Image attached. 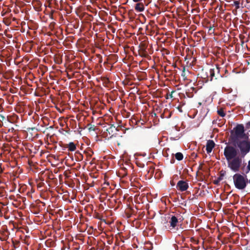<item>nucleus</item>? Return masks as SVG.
I'll return each mask as SVG.
<instances>
[{
    "label": "nucleus",
    "mask_w": 250,
    "mask_h": 250,
    "mask_svg": "<svg viewBox=\"0 0 250 250\" xmlns=\"http://www.w3.org/2000/svg\"><path fill=\"white\" fill-rule=\"evenodd\" d=\"M217 113L219 115H220L222 117H224L226 115V113L224 112L223 109L221 108L217 110Z\"/></svg>",
    "instance_id": "a211bd4d"
},
{
    "label": "nucleus",
    "mask_w": 250,
    "mask_h": 250,
    "mask_svg": "<svg viewBox=\"0 0 250 250\" xmlns=\"http://www.w3.org/2000/svg\"><path fill=\"white\" fill-rule=\"evenodd\" d=\"M233 5L235 6V8H236V9H239L240 8V2H239V1H237V0L234 1Z\"/></svg>",
    "instance_id": "aec40b11"
},
{
    "label": "nucleus",
    "mask_w": 250,
    "mask_h": 250,
    "mask_svg": "<svg viewBox=\"0 0 250 250\" xmlns=\"http://www.w3.org/2000/svg\"><path fill=\"white\" fill-rule=\"evenodd\" d=\"M215 146V143L213 140H208L206 145V151L209 154L210 153Z\"/></svg>",
    "instance_id": "1a4fd4ad"
},
{
    "label": "nucleus",
    "mask_w": 250,
    "mask_h": 250,
    "mask_svg": "<svg viewBox=\"0 0 250 250\" xmlns=\"http://www.w3.org/2000/svg\"><path fill=\"white\" fill-rule=\"evenodd\" d=\"M89 130H94V128H92V127H90V128H89Z\"/></svg>",
    "instance_id": "2f4dec72"
},
{
    "label": "nucleus",
    "mask_w": 250,
    "mask_h": 250,
    "mask_svg": "<svg viewBox=\"0 0 250 250\" xmlns=\"http://www.w3.org/2000/svg\"><path fill=\"white\" fill-rule=\"evenodd\" d=\"M224 175L225 173H222V171H221L220 176L217 178V179L213 181V184L216 185H218L219 184L220 182L223 180Z\"/></svg>",
    "instance_id": "f8f14e48"
},
{
    "label": "nucleus",
    "mask_w": 250,
    "mask_h": 250,
    "mask_svg": "<svg viewBox=\"0 0 250 250\" xmlns=\"http://www.w3.org/2000/svg\"><path fill=\"white\" fill-rule=\"evenodd\" d=\"M176 188L180 191H185L188 188V184L187 181L180 180L176 185Z\"/></svg>",
    "instance_id": "0eeeda50"
},
{
    "label": "nucleus",
    "mask_w": 250,
    "mask_h": 250,
    "mask_svg": "<svg viewBox=\"0 0 250 250\" xmlns=\"http://www.w3.org/2000/svg\"><path fill=\"white\" fill-rule=\"evenodd\" d=\"M139 54L140 56L144 58H146L148 56L147 51H139Z\"/></svg>",
    "instance_id": "f3484780"
},
{
    "label": "nucleus",
    "mask_w": 250,
    "mask_h": 250,
    "mask_svg": "<svg viewBox=\"0 0 250 250\" xmlns=\"http://www.w3.org/2000/svg\"><path fill=\"white\" fill-rule=\"evenodd\" d=\"M170 184H171V186H174V185H175V184H174V183H173V182L172 181H170Z\"/></svg>",
    "instance_id": "c85d7f7f"
},
{
    "label": "nucleus",
    "mask_w": 250,
    "mask_h": 250,
    "mask_svg": "<svg viewBox=\"0 0 250 250\" xmlns=\"http://www.w3.org/2000/svg\"><path fill=\"white\" fill-rule=\"evenodd\" d=\"M147 46L145 43H141L139 45L140 49L139 51H142L143 52L146 51V48Z\"/></svg>",
    "instance_id": "dca6fc26"
},
{
    "label": "nucleus",
    "mask_w": 250,
    "mask_h": 250,
    "mask_svg": "<svg viewBox=\"0 0 250 250\" xmlns=\"http://www.w3.org/2000/svg\"><path fill=\"white\" fill-rule=\"evenodd\" d=\"M0 116L3 119L4 118V116L1 115H0Z\"/></svg>",
    "instance_id": "473e14b6"
},
{
    "label": "nucleus",
    "mask_w": 250,
    "mask_h": 250,
    "mask_svg": "<svg viewBox=\"0 0 250 250\" xmlns=\"http://www.w3.org/2000/svg\"><path fill=\"white\" fill-rule=\"evenodd\" d=\"M248 169L250 170V160L248 162Z\"/></svg>",
    "instance_id": "b1692460"
},
{
    "label": "nucleus",
    "mask_w": 250,
    "mask_h": 250,
    "mask_svg": "<svg viewBox=\"0 0 250 250\" xmlns=\"http://www.w3.org/2000/svg\"><path fill=\"white\" fill-rule=\"evenodd\" d=\"M175 158L178 161H181L183 159V155L181 152H177L175 155Z\"/></svg>",
    "instance_id": "2eb2a0df"
},
{
    "label": "nucleus",
    "mask_w": 250,
    "mask_h": 250,
    "mask_svg": "<svg viewBox=\"0 0 250 250\" xmlns=\"http://www.w3.org/2000/svg\"><path fill=\"white\" fill-rule=\"evenodd\" d=\"M126 118H128L130 116V112H126V115H125Z\"/></svg>",
    "instance_id": "5701e85b"
},
{
    "label": "nucleus",
    "mask_w": 250,
    "mask_h": 250,
    "mask_svg": "<svg viewBox=\"0 0 250 250\" xmlns=\"http://www.w3.org/2000/svg\"><path fill=\"white\" fill-rule=\"evenodd\" d=\"M209 77L210 78V81H212L214 78L215 79H217L219 78L222 77V75L220 74V68L218 65H216L209 69Z\"/></svg>",
    "instance_id": "423d86ee"
},
{
    "label": "nucleus",
    "mask_w": 250,
    "mask_h": 250,
    "mask_svg": "<svg viewBox=\"0 0 250 250\" xmlns=\"http://www.w3.org/2000/svg\"><path fill=\"white\" fill-rule=\"evenodd\" d=\"M66 146V147L68 148L69 151H74L76 149V145L73 142H70Z\"/></svg>",
    "instance_id": "ddd939ff"
},
{
    "label": "nucleus",
    "mask_w": 250,
    "mask_h": 250,
    "mask_svg": "<svg viewBox=\"0 0 250 250\" xmlns=\"http://www.w3.org/2000/svg\"><path fill=\"white\" fill-rule=\"evenodd\" d=\"M34 8L36 9V11H40V9H39V7H36L35 6H34Z\"/></svg>",
    "instance_id": "bb28decb"
},
{
    "label": "nucleus",
    "mask_w": 250,
    "mask_h": 250,
    "mask_svg": "<svg viewBox=\"0 0 250 250\" xmlns=\"http://www.w3.org/2000/svg\"><path fill=\"white\" fill-rule=\"evenodd\" d=\"M174 91H172L170 94H169V95H167V96L166 97V99H168V98H172L173 97V95H172V94L173 93H174Z\"/></svg>",
    "instance_id": "412c9836"
},
{
    "label": "nucleus",
    "mask_w": 250,
    "mask_h": 250,
    "mask_svg": "<svg viewBox=\"0 0 250 250\" xmlns=\"http://www.w3.org/2000/svg\"><path fill=\"white\" fill-rule=\"evenodd\" d=\"M228 167L233 171L236 172L240 170L242 164V159L237 156L229 160H227Z\"/></svg>",
    "instance_id": "7ed1b4c3"
},
{
    "label": "nucleus",
    "mask_w": 250,
    "mask_h": 250,
    "mask_svg": "<svg viewBox=\"0 0 250 250\" xmlns=\"http://www.w3.org/2000/svg\"><path fill=\"white\" fill-rule=\"evenodd\" d=\"M177 109L180 112H183V110H182V106H181V105H179L177 107Z\"/></svg>",
    "instance_id": "4be33fe9"
},
{
    "label": "nucleus",
    "mask_w": 250,
    "mask_h": 250,
    "mask_svg": "<svg viewBox=\"0 0 250 250\" xmlns=\"http://www.w3.org/2000/svg\"><path fill=\"white\" fill-rule=\"evenodd\" d=\"M180 219V218H178V216H172L169 222L170 225V227L172 228H174L176 226H177V224L179 222V220Z\"/></svg>",
    "instance_id": "9d476101"
},
{
    "label": "nucleus",
    "mask_w": 250,
    "mask_h": 250,
    "mask_svg": "<svg viewBox=\"0 0 250 250\" xmlns=\"http://www.w3.org/2000/svg\"><path fill=\"white\" fill-rule=\"evenodd\" d=\"M135 2H138L141 1L142 0H132Z\"/></svg>",
    "instance_id": "cd10ccee"
},
{
    "label": "nucleus",
    "mask_w": 250,
    "mask_h": 250,
    "mask_svg": "<svg viewBox=\"0 0 250 250\" xmlns=\"http://www.w3.org/2000/svg\"><path fill=\"white\" fill-rule=\"evenodd\" d=\"M211 29H212V27L210 26L209 28L208 31H210L211 30Z\"/></svg>",
    "instance_id": "7c9ffc66"
},
{
    "label": "nucleus",
    "mask_w": 250,
    "mask_h": 250,
    "mask_svg": "<svg viewBox=\"0 0 250 250\" xmlns=\"http://www.w3.org/2000/svg\"><path fill=\"white\" fill-rule=\"evenodd\" d=\"M106 80L107 82H109V79L108 78H106Z\"/></svg>",
    "instance_id": "f704fd0d"
},
{
    "label": "nucleus",
    "mask_w": 250,
    "mask_h": 250,
    "mask_svg": "<svg viewBox=\"0 0 250 250\" xmlns=\"http://www.w3.org/2000/svg\"><path fill=\"white\" fill-rule=\"evenodd\" d=\"M174 162V160L172 159V160L171 161V163H172Z\"/></svg>",
    "instance_id": "72a5a7b5"
},
{
    "label": "nucleus",
    "mask_w": 250,
    "mask_h": 250,
    "mask_svg": "<svg viewBox=\"0 0 250 250\" xmlns=\"http://www.w3.org/2000/svg\"><path fill=\"white\" fill-rule=\"evenodd\" d=\"M247 135L245 133V129L244 125L242 124L237 125L235 127L233 128V130L230 132V140L231 143L236 146V143L239 139L246 138Z\"/></svg>",
    "instance_id": "f257e3e1"
},
{
    "label": "nucleus",
    "mask_w": 250,
    "mask_h": 250,
    "mask_svg": "<svg viewBox=\"0 0 250 250\" xmlns=\"http://www.w3.org/2000/svg\"><path fill=\"white\" fill-rule=\"evenodd\" d=\"M37 2H38V5H37V7H38V6H39V7H41V3L40 1H37Z\"/></svg>",
    "instance_id": "393cba45"
},
{
    "label": "nucleus",
    "mask_w": 250,
    "mask_h": 250,
    "mask_svg": "<svg viewBox=\"0 0 250 250\" xmlns=\"http://www.w3.org/2000/svg\"><path fill=\"white\" fill-rule=\"evenodd\" d=\"M246 126L248 127V126H250V122H249L247 124Z\"/></svg>",
    "instance_id": "c756f323"
},
{
    "label": "nucleus",
    "mask_w": 250,
    "mask_h": 250,
    "mask_svg": "<svg viewBox=\"0 0 250 250\" xmlns=\"http://www.w3.org/2000/svg\"><path fill=\"white\" fill-rule=\"evenodd\" d=\"M75 157L77 158V161H81L83 159V155L79 151L75 152Z\"/></svg>",
    "instance_id": "4468645a"
},
{
    "label": "nucleus",
    "mask_w": 250,
    "mask_h": 250,
    "mask_svg": "<svg viewBox=\"0 0 250 250\" xmlns=\"http://www.w3.org/2000/svg\"><path fill=\"white\" fill-rule=\"evenodd\" d=\"M224 156L227 160H229L237 157L238 150L233 146H227L224 149Z\"/></svg>",
    "instance_id": "20e7f679"
},
{
    "label": "nucleus",
    "mask_w": 250,
    "mask_h": 250,
    "mask_svg": "<svg viewBox=\"0 0 250 250\" xmlns=\"http://www.w3.org/2000/svg\"><path fill=\"white\" fill-rule=\"evenodd\" d=\"M238 147L240 148L242 155H245L250 150V143L247 141H242L236 143Z\"/></svg>",
    "instance_id": "39448f33"
},
{
    "label": "nucleus",
    "mask_w": 250,
    "mask_h": 250,
    "mask_svg": "<svg viewBox=\"0 0 250 250\" xmlns=\"http://www.w3.org/2000/svg\"><path fill=\"white\" fill-rule=\"evenodd\" d=\"M106 131L109 135V137L111 138L119 130L113 125H110V126L106 129Z\"/></svg>",
    "instance_id": "6e6552de"
},
{
    "label": "nucleus",
    "mask_w": 250,
    "mask_h": 250,
    "mask_svg": "<svg viewBox=\"0 0 250 250\" xmlns=\"http://www.w3.org/2000/svg\"><path fill=\"white\" fill-rule=\"evenodd\" d=\"M186 68L184 67L183 68L182 72L181 73V76L183 77V79L184 80H187V76L186 75Z\"/></svg>",
    "instance_id": "6ab92c4d"
},
{
    "label": "nucleus",
    "mask_w": 250,
    "mask_h": 250,
    "mask_svg": "<svg viewBox=\"0 0 250 250\" xmlns=\"http://www.w3.org/2000/svg\"><path fill=\"white\" fill-rule=\"evenodd\" d=\"M233 180L235 187L239 190L244 189L248 183L247 176L240 173H235L233 176Z\"/></svg>",
    "instance_id": "f03ea898"
},
{
    "label": "nucleus",
    "mask_w": 250,
    "mask_h": 250,
    "mask_svg": "<svg viewBox=\"0 0 250 250\" xmlns=\"http://www.w3.org/2000/svg\"><path fill=\"white\" fill-rule=\"evenodd\" d=\"M144 5L143 3L138 2L135 6V10L137 12H142L144 10Z\"/></svg>",
    "instance_id": "9b49d317"
},
{
    "label": "nucleus",
    "mask_w": 250,
    "mask_h": 250,
    "mask_svg": "<svg viewBox=\"0 0 250 250\" xmlns=\"http://www.w3.org/2000/svg\"><path fill=\"white\" fill-rule=\"evenodd\" d=\"M86 154H87V157H91V156H92V154H90V153H88V152H86Z\"/></svg>",
    "instance_id": "a878e982"
}]
</instances>
